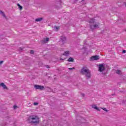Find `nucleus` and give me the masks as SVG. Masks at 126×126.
<instances>
[{"label":"nucleus","mask_w":126,"mask_h":126,"mask_svg":"<svg viewBox=\"0 0 126 126\" xmlns=\"http://www.w3.org/2000/svg\"><path fill=\"white\" fill-rule=\"evenodd\" d=\"M81 73L86 75V79H89L91 78V72L87 67H83L81 70Z\"/></svg>","instance_id":"f257e3e1"},{"label":"nucleus","mask_w":126,"mask_h":126,"mask_svg":"<svg viewBox=\"0 0 126 126\" xmlns=\"http://www.w3.org/2000/svg\"><path fill=\"white\" fill-rule=\"evenodd\" d=\"M30 120L31 121V123L38 124L39 120V117L37 116L33 115L30 117Z\"/></svg>","instance_id":"f03ea898"},{"label":"nucleus","mask_w":126,"mask_h":126,"mask_svg":"<svg viewBox=\"0 0 126 126\" xmlns=\"http://www.w3.org/2000/svg\"><path fill=\"white\" fill-rule=\"evenodd\" d=\"M34 87L35 89H38V90H44V89L45 88L44 86L38 85H34Z\"/></svg>","instance_id":"7ed1b4c3"},{"label":"nucleus","mask_w":126,"mask_h":126,"mask_svg":"<svg viewBox=\"0 0 126 126\" xmlns=\"http://www.w3.org/2000/svg\"><path fill=\"white\" fill-rule=\"evenodd\" d=\"M99 71L102 72L105 70V66H104V64H100L99 65Z\"/></svg>","instance_id":"20e7f679"},{"label":"nucleus","mask_w":126,"mask_h":126,"mask_svg":"<svg viewBox=\"0 0 126 126\" xmlns=\"http://www.w3.org/2000/svg\"><path fill=\"white\" fill-rule=\"evenodd\" d=\"M99 56H94L90 58V61H97V60H99Z\"/></svg>","instance_id":"39448f33"},{"label":"nucleus","mask_w":126,"mask_h":126,"mask_svg":"<svg viewBox=\"0 0 126 126\" xmlns=\"http://www.w3.org/2000/svg\"><path fill=\"white\" fill-rule=\"evenodd\" d=\"M99 28V24L98 23L93 26H91V29H92V30L94 29H97V28Z\"/></svg>","instance_id":"423d86ee"},{"label":"nucleus","mask_w":126,"mask_h":126,"mask_svg":"<svg viewBox=\"0 0 126 126\" xmlns=\"http://www.w3.org/2000/svg\"><path fill=\"white\" fill-rule=\"evenodd\" d=\"M0 86L3 87V89H7V87H6V86H5V85L3 83H0Z\"/></svg>","instance_id":"0eeeda50"},{"label":"nucleus","mask_w":126,"mask_h":126,"mask_svg":"<svg viewBox=\"0 0 126 126\" xmlns=\"http://www.w3.org/2000/svg\"><path fill=\"white\" fill-rule=\"evenodd\" d=\"M70 54V52L69 51H66L64 53L63 55L65 56L66 57H67L68 56H69V55Z\"/></svg>","instance_id":"6e6552de"},{"label":"nucleus","mask_w":126,"mask_h":126,"mask_svg":"<svg viewBox=\"0 0 126 126\" xmlns=\"http://www.w3.org/2000/svg\"><path fill=\"white\" fill-rule=\"evenodd\" d=\"M92 108H93L95 110H96V111H100V109L95 105H92Z\"/></svg>","instance_id":"1a4fd4ad"},{"label":"nucleus","mask_w":126,"mask_h":126,"mask_svg":"<svg viewBox=\"0 0 126 126\" xmlns=\"http://www.w3.org/2000/svg\"><path fill=\"white\" fill-rule=\"evenodd\" d=\"M48 41H49V38L46 37L42 39V42L43 43H47Z\"/></svg>","instance_id":"9d476101"},{"label":"nucleus","mask_w":126,"mask_h":126,"mask_svg":"<svg viewBox=\"0 0 126 126\" xmlns=\"http://www.w3.org/2000/svg\"><path fill=\"white\" fill-rule=\"evenodd\" d=\"M43 20V18H38L35 19V21L36 22H39L40 21H42Z\"/></svg>","instance_id":"9b49d317"},{"label":"nucleus","mask_w":126,"mask_h":126,"mask_svg":"<svg viewBox=\"0 0 126 126\" xmlns=\"http://www.w3.org/2000/svg\"><path fill=\"white\" fill-rule=\"evenodd\" d=\"M61 40L62 41V42H64L65 40H66V38H65V36H62L61 38Z\"/></svg>","instance_id":"f8f14e48"},{"label":"nucleus","mask_w":126,"mask_h":126,"mask_svg":"<svg viewBox=\"0 0 126 126\" xmlns=\"http://www.w3.org/2000/svg\"><path fill=\"white\" fill-rule=\"evenodd\" d=\"M0 14H1L5 18H6L5 14H4V13L2 11H0Z\"/></svg>","instance_id":"ddd939ff"},{"label":"nucleus","mask_w":126,"mask_h":126,"mask_svg":"<svg viewBox=\"0 0 126 126\" xmlns=\"http://www.w3.org/2000/svg\"><path fill=\"white\" fill-rule=\"evenodd\" d=\"M89 22L90 23H94L95 22V19L94 18L91 19Z\"/></svg>","instance_id":"4468645a"},{"label":"nucleus","mask_w":126,"mask_h":126,"mask_svg":"<svg viewBox=\"0 0 126 126\" xmlns=\"http://www.w3.org/2000/svg\"><path fill=\"white\" fill-rule=\"evenodd\" d=\"M67 61H68V62H73V58H69Z\"/></svg>","instance_id":"2eb2a0df"},{"label":"nucleus","mask_w":126,"mask_h":126,"mask_svg":"<svg viewBox=\"0 0 126 126\" xmlns=\"http://www.w3.org/2000/svg\"><path fill=\"white\" fill-rule=\"evenodd\" d=\"M116 73H117V74H121L122 71H121V70H117L116 71Z\"/></svg>","instance_id":"dca6fc26"},{"label":"nucleus","mask_w":126,"mask_h":126,"mask_svg":"<svg viewBox=\"0 0 126 126\" xmlns=\"http://www.w3.org/2000/svg\"><path fill=\"white\" fill-rule=\"evenodd\" d=\"M54 28L56 29V31H58V30H59V29H60V27L55 26V27H54Z\"/></svg>","instance_id":"f3484780"},{"label":"nucleus","mask_w":126,"mask_h":126,"mask_svg":"<svg viewBox=\"0 0 126 126\" xmlns=\"http://www.w3.org/2000/svg\"><path fill=\"white\" fill-rule=\"evenodd\" d=\"M18 6H19V8L20 9H22V6H21L20 5H19V4H18Z\"/></svg>","instance_id":"a211bd4d"},{"label":"nucleus","mask_w":126,"mask_h":126,"mask_svg":"<svg viewBox=\"0 0 126 126\" xmlns=\"http://www.w3.org/2000/svg\"><path fill=\"white\" fill-rule=\"evenodd\" d=\"M38 104L39 103L38 102H34V103H33V105L34 106H37V105H38Z\"/></svg>","instance_id":"6ab92c4d"},{"label":"nucleus","mask_w":126,"mask_h":126,"mask_svg":"<svg viewBox=\"0 0 126 126\" xmlns=\"http://www.w3.org/2000/svg\"><path fill=\"white\" fill-rule=\"evenodd\" d=\"M103 111H105V112H108V110H107L106 108H102Z\"/></svg>","instance_id":"aec40b11"},{"label":"nucleus","mask_w":126,"mask_h":126,"mask_svg":"<svg viewBox=\"0 0 126 126\" xmlns=\"http://www.w3.org/2000/svg\"><path fill=\"white\" fill-rule=\"evenodd\" d=\"M2 63H3V61H0V65H1V64H2Z\"/></svg>","instance_id":"412c9836"},{"label":"nucleus","mask_w":126,"mask_h":126,"mask_svg":"<svg viewBox=\"0 0 126 126\" xmlns=\"http://www.w3.org/2000/svg\"><path fill=\"white\" fill-rule=\"evenodd\" d=\"M31 54H34V51L31 50Z\"/></svg>","instance_id":"4be33fe9"},{"label":"nucleus","mask_w":126,"mask_h":126,"mask_svg":"<svg viewBox=\"0 0 126 126\" xmlns=\"http://www.w3.org/2000/svg\"><path fill=\"white\" fill-rule=\"evenodd\" d=\"M13 108L14 109H16V108H17V106L15 105V106H14Z\"/></svg>","instance_id":"5701e85b"},{"label":"nucleus","mask_w":126,"mask_h":126,"mask_svg":"<svg viewBox=\"0 0 126 126\" xmlns=\"http://www.w3.org/2000/svg\"><path fill=\"white\" fill-rule=\"evenodd\" d=\"M69 69L70 70H72V69H74V68H69Z\"/></svg>","instance_id":"b1692460"},{"label":"nucleus","mask_w":126,"mask_h":126,"mask_svg":"<svg viewBox=\"0 0 126 126\" xmlns=\"http://www.w3.org/2000/svg\"><path fill=\"white\" fill-rule=\"evenodd\" d=\"M123 54H125L126 53V50H123Z\"/></svg>","instance_id":"393cba45"},{"label":"nucleus","mask_w":126,"mask_h":126,"mask_svg":"<svg viewBox=\"0 0 126 126\" xmlns=\"http://www.w3.org/2000/svg\"><path fill=\"white\" fill-rule=\"evenodd\" d=\"M82 95L83 97H84V94H82Z\"/></svg>","instance_id":"a878e982"},{"label":"nucleus","mask_w":126,"mask_h":126,"mask_svg":"<svg viewBox=\"0 0 126 126\" xmlns=\"http://www.w3.org/2000/svg\"><path fill=\"white\" fill-rule=\"evenodd\" d=\"M46 67H47V68H49V66H47Z\"/></svg>","instance_id":"bb28decb"},{"label":"nucleus","mask_w":126,"mask_h":126,"mask_svg":"<svg viewBox=\"0 0 126 126\" xmlns=\"http://www.w3.org/2000/svg\"><path fill=\"white\" fill-rule=\"evenodd\" d=\"M60 60H61V61H63V59H61Z\"/></svg>","instance_id":"cd10ccee"}]
</instances>
